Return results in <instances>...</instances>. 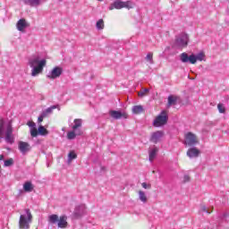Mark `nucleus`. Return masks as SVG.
Here are the masks:
<instances>
[{
  "mask_svg": "<svg viewBox=\"0 0 229 229\" xmlns=\"http://www.w3.org/2000/svg\"><path fill=\"white\" fill-rule=\"evenodd\" d=\"M45 117H47L46 114L42 113L41 115H39L38 118V123H42L44 121Z\"/></svg>",
  "mask_w": 229,
  "mask_h": 229,
  "instance_id": "72a5a7b5",
  "label": "nucleus"
},
{
  "mask_svg": "<svg viewBox=\"0 0 229 229\" xmlns=\"http://www.w3.org/2000/svg\"><path fill=\"white\" fill-rule=\"evenodd\" d=\"M4 165V167H10L11 165H13V158L5 160Z\"/></svg>",
  "mask_w": 229,
  "mask_h": 229,
  "instance_id": "c85d7f7f",
  "label": "nucleus"
},
{
  "mask_svg": "<svg viewBox=\"0 0 229 229\" xmlns=\"http://www.w3.org/2000/svg\"><path fill=\"white\" fill-rule=\"evenodd\" d=\"M30 27V23H27L26 19H21L16 24L18 31H24L25 28Z\"/></svg>",
  "mask_w": 229,
  "mask_h": 229,
  "instance_id": "2eb2a0df",
  "label": "nucleus"
},
{
  "mask_svg": "<svg viewBox=\"0 0 229 229\" xmlns=\"http://www.w3.org/2000/svg\"><path fill=\"white\" fill-rule=\"evenodd\" d=\"M5 141L8 144H13L15 142V138L13 137V127H12V123H9L5 129Z\"/></svg>",
  "mask_w": 229,
  "mask_h": 229,
  "instance_id": "6e6552de",
  "label": "nucleus"
},
{
  "mask_svg": "<svg viewBox=\"0 0 229 229\" xmlns=\"http://www.w3.org/2000/svg\"><path fill=\"white\" fill-rule=\"evenodd\" d=\"M183 180L184 182H191V177L189 175H184Z\"/></svg>",
  "mask_w": 229,
  "mask_h": 229,
  "instance_id": "e433bc0d",
  "label": "nucleus"
},
{
  "mask_svg": "<svg viewBox=\"0 0 229 229\" xmlns=\"http://www.w3.org/2000/svg\"><path fill=\"white\" fill-rule=\"evenodd\" d=\"M141 186L143 189H151V184L150 183H147V182H142Z\"/></svg>",
  "mask_w": 229,
  "mask_h": 229,
  "instance_id": "f704fd0d",
  "label": "nucleus"
},
{
  "mask_svg": "<svg viewBox=\"0 0 229 229\" xmlns=\"http://www.w3.org/2000/svg\"><path fill=\"white\" fill-rule=\"evenodd\" d=\"M49 133V131H47V129H46V127H44L43 125H40L38 127V129L37 128H32L30 130V135L31 137H38V135H42V136H46Z\"/></svg>",
  "mask_w": 229,
  "mask_h": 229,
  "instance_id": "1a4fd4ad",
  "label": "nucleus"
},
{
  "mask_svg": "<svg viewBox=\"0 0 229 229\" xmlns=\"http://www.w3.org/2000/svg\"><path fill=\"white\" fill-rule=\"evenodd\" d=\"M138 194L139 199L141 200L142 203H148V196H146V192H144V191L140 190Z\"/></svg>",
  "mask_w": 229,
  "mask_h": 229,
  "instance_id": "5701e85b",
  "label": "nucleus"
},
{
  "mask_svg": "<svg viewBox=\"0 0 229 229\" xmlns=\"http://www.w3.org/2000/svg\"><path fill=\"white\" fill-rule=\"evenodd\" d=\"M114 8L115 10H121L123 8H127L128 10H130V8H133V5H131V2L130 1L123 2V1L116 0L109 7V10H114Z\"/></svg>",
  "mask_w": 229,
  "mask_h": 229,
  "instance_id": "423d86ee",
  "label": "nucleus"
},
{
  "mask_svg": "<svg viewBox=\"0 0 229 229\" xmlns=\"http://www.w3.org/2000/svg\"><path fill=\"white\" fill-rule=\"evenodd\" d=\"M63 72L64 69L62 67L55 66L52 69L47 78H49V80H56V78H60V76H62Z\"/></svg>",
  "mask_w": 229,
  "mask_h": 229,
  "instance_id": "9d476101",
  "label": "nucleus"
},
{
  "mask_svg": "<svg viewBox=\"0 0 229 229\" xmlns=\"http://www.w3.org/2000/svg\"><path fill=\"white\" fill-rule=\"evenodd\" d=\"M27 125H29L30 128H37V127H35L36 124H35L34 122H28V123H27Z\"/></svg>",
  "mask_w": 229,
  "mask_h": 229,
  "instance_id": "c9c22d12",
  "label": "nucleus"
},
{
  "mask_svg": "<svg viewBox=\"0 0 229 229\" xmlns=\"http://www.w3.org/2000/svg\"><path fill=\"white\" fill-rule=\"evenodd\" d=\"M42 3V0H24L25 4H29V6H38Z\"/></svg>",
  "mask_w": 229,
  "mask_h": 229,
  "instance_id": "4be33fe9",
  "label": "nucleus"
},
{
  "mask_svg": "<svg viewBox=\"0 0 229 229\" xmlns=\"http://www.w3.org/2000/svg\"><path fill=\"white\" fill-rule=\"evenodd\" d=\"M176 101H178V97L170 95L168 97L167 107L173 106V105H176Z\"/></svg>",
  "mask_w": 229,
  "mask_h": 229,
  "instance_id": "aec40b11",
  "label": "nucleus"
},
{
  "mask_svg": "<svg viewBox=\"0 0 229 229\" xmlns=\"http://www.w3.org/2000/svg\"><path fill=\"white\" fill-rule=\"evenodd\" d=\"M133 114H142L144 113V107L142 106H134L132 107Z\"/></svg>",
  "mask_w": 229,
  "mask_h": 229,
  "instance_id": "bb28decb",
  "label": "nucleus"
},
{
  "mask_svg": "<svg viewBox=\"0 0 229 229\" xmlns=\"http://www.w3.org/2000/svg\"><path fill=\"white\" fill-rule=\"evenodd\" d=\"M201 210L202 212H206L207 214H212V212H214V207H211V211H208L206 206H202Z\"/></svg>",
  "mask_w": 229,
  "mask_h": 229,
  "instance_id": "473e14b6",
  "label": "nucleus"
},
{
  "mask_svg": "<svg viewBox=\"0 0 229 229\" xmlns=\"http://www.w3.org/2000/svg\"><path fill=\"white\" fill-rule=\"evenodd\" d=\"M47 61L46 59L40 60L39 57H34L29 60V65L32 69L31 76H38V74H42L44 71V67H46Z\"/></svg>",
  "mask_w": 229,
  "mask_h": 229,
  "instance_id": "f257e3e1",
  "label": "nucleus"
},
{
  "mask_svg": "<svg viewBox=\"0 0 229 229\" xmlns=\"http://www.w3.org/2000/svg\"><path fill=\"white\" fill-rule=\"evenodd\" d=\"M157 153H158V148L155 147L148 152V160L149 162H153L157 157Z\"/></svg>",
  "mask_w": 229,
  "mask_h": 229,
  "instance_id": "6ab92c4d",
  "label": "nucleus"
},
{
  "mask_svg": "<svg viewBox=\"0 0 229 229\" xmlns=\"http://www.w3.org/2000/svg\"><path fill=\"white\" fill-rule=\"evenodd\" d=\"M18 148L21 153L26 155V153L31 151V145L26 141H19Z\"/></svg>",
  "mask_w": 229,
  "mask_h": 229,
  "instance_id": "9b49d317",
  "label": "nucleus"
},
{
  "mask_svg": "<svg viewBox=\"0 0 229 229\" xmlns=\"http://www.w3.org/2000/svg\"><path fill=\"white\" fill-rule=\"evenodd\" d=\"M76 135H83V131L81 130L69 131L67 133V139L69 140H73V139H76Z\"/></svg>",
  "mask_w": 229,
  "mask_h": 229,
  "instance_id": "f3484780",
  "label": "nucleus"
},
{
  "mask_svg": "<svg viewBox=\"0 0 229 229\" xmlns=\"http://www.w3.org/2000/svg\"><path fill=\"white\" fill-rule=\"evenodd\" d=\"M98 1H100V2H101V1H103V0H98Z\"/></svg>",
  "mask_w": 229,
  "mask_h": 229,
  "instance_id": "58836bf2",
  "label": "nucleus"
},
{
  "mask_svg": "<svg viewBox=\"0 0 229 229\" xmlns=\"http://www.w3.org/2000/svg\"><path fill=\"white\" fill-rule=\"evenodd\" d=\"M4 137V119L0 118V142Z\"/></svg>",
  "mask_w": 229,
  "mask_h": 229,
  "instance_id": "393cba45",
  "label": "nucleus"
},
{
  "mask_svg": "<svg viewBox=\"0 0 229 229\" xmlns=\"http://www.w3.org/2000/svg\"><path fill=\"white\" fill-rule=\"evenodd\" d=\"M97 29L105 30V21H103V19H100L97 21Z\"/></svg>",
  "mask_w": 229,
  "mask_h": 229,
  "instance_id": "cd10ccee",
  "label": "nucleus"
},
{
  "mask_svg": "<svg viewBox=\"0 0 229 229\" xmlns=\"http://www.w3.org/2000/svg\"><path fill=\"white\" fill-rule=\"evenodd\" d=\"M217 109L220 112V114H225V112H226V109L225 108V106L223 104H218Z\"/></svg>",
  "mask_w": 229,
  "mask_h": 229,
  "instance_id": "7c9ffc66",
  "label": "nucleus"
},
{
  "mask_svg": "<svg viewBox=\"0 0 229 229\" xmlns=\"http://www.w3.org/2000/svg\"><path fill=\"white\" fill-rule=\"evenodd\" d=\"M26 214L20 216L19 228L20 229H30V225L33 222V215L30 208L25 209Z\"/></svg>",
  "mask_w": 229,
  "mask_h": 229,
  "instance_id": "7ed1b4c3",
  "label": "nucleus"
},
{
  "mask_svg": "<svg viewBox=\"0 0 229 229\" xmlns=\"http://www.w3.org/2000/svg\"><path fill=\"white\" fill-rule=\"evenodd\" d=\"M169 116H167V111H162L154 120L153 126L155 128H160V126H165L167 124V121Z\"/></svg>",
  "mask_w": 229,
  "mask_h": 229,
  "instance_id": "39448f33",
  "label": "nucleus"
},
{
  "mask_svg": "<svg viewBox=\"0 0 229 229\" xmlns=\"http://www.w3.org/2000/svg\"><path fill=\"white\" fill-rule=\"evenodd\" d=\"M48 223L50 225H58V228H65L67 226V216H61L60 217L58 215H50L48 216Z\"/></svg>",
  "mask_w": 229,
  "mask_h": 229,
  "instance_id": "20e7f679",
  "label": "nucleus"
},
{
  "mask_svg": "<svg viewBox=\"0 0 229 229\" xmlns=\"http://www.w3.org/2000/svg\"><path fill=\"white\" fill-rule=\"evenodd\" d=\"M184 139V144L186 146H196V144H198V137L192 132L186 133Z\"/></svg>",
  "mask_w": 229,
  "mask_h": 229,
  "instance_id": "0eeeda50",
  "label": "nucleus"
},
{
  "mask_svg": "<svg viewBox=\"0 0 229 229\" xmlns=\"http://www.w3.org/2000/svg\"><path fill=\"white\" fill-rule=\"evenodd\" d=\"M109 115L113 117V119H128V114L126 113H121L120 111L112 110L109 112Z\"/></svg>",
  "mask_w": 229,
  "mask_h": 229,
  "instance_id": "4468645a",
  "label": "nucleus"
},
{
  "mask_svg": "<svg viewBox=\"0 0 229 229\" xmlns=\"http://www.w3.org/2000/svg\"><path fill=\"white\" fill-rule=\"evenodd\" d=\"M199 153H201L199 149L196 148H191L188 149L187 157H189L190 158H197V157H199Z\"/></svg>",
  "mask_w": 229,
  "mask_h": 229,
  "instance_id": "dca6fc26",
  "label": "nucleus"
},
{
  "mask_svg": "<svg viewBox=\"0 0 229 229\" xmlns=\"http://www.w3.org/2000/svg\"><path fill=\"white\" fill-rule=\"evenodd\" d=\"M148 92H149V89H144L141 91L138 92V96L140 98H144V96H146L148 94Z\"/></svg>",
  "mask_w": 229,
  "mask_h": 229,
  "instance_id": "c756f323",
  "label": "nucleus"
},
{
  "mask_svg": "<svg viewBox=\"0 0 229 229\" xmlns=\"http://www.w3.org/2000/svg\"><path fill=\"white\" fill-rule=\"evenodd\" d=\"M56 108L60 110V106H52L47 108L46 111H44L42 114H45V116L47 117V115H49V114H53V110H56Z\"/></svg>",
  "mask_w": 229,
  "mask_h": 229,
  "instance_id": "b1692460",
  "label": "nucleus"
},
{
  "mask_svg": "<svg viewBox=\"0 0 229 229\" xmlns=\"http://www.w3.org/2000/svg\"><path fill=\"white\" fill-rule=\"evenodd\" d=\"M147 62L153 64V53H148L146 56Z\"/></svg>",
  "mask_w": 229,
  "mask_h": 229,
  "instance_id": "2f4dec72",
  "label": "nucleus"
},
{
  "mask_svg": "<svg viewBox=\"0 0 229 229\" xmlns=\"http://www.w3.org/2000/svg\"><path fill=\"white\" fill-rule=\"evenodd\" d=\"M0 160H4V155H0Z\"/></svg>",
  "mask_w": 229,
  "mask_h": 229,
  "instance_id": "4c0bfd02",
  "label": "nucleus"
},
{
  "mask_svg": "<svg viewBox=\"0 0 229 229\" xmlns=\"http://www.w3.org/2000/svg\"><path fill=\"white\" fill-rule=\"evenodd\" d=\"M203 60H205V53L203 52L199 53L197 55L192 54L190 56L187 53L181 54V61L182 64H187V62H190V64H194L197 61L203 62Z\"/></svg>",
  "mask_w": 229,
  "mask_h": 229,
  "instance_id": "f03ea898",
  "label": "nucleus"
},
{
  "mask_svg": "<svg viewBox=\"0 0 229 229\" xmlns=\"http://www.w3.org/2000/svg\"><path fill=\"white\" fill-rule=\"evenodd\" d=\"M162 137H164V131H157L151 134L150 142H153V144H157L158 142H160Z\"/></svg>",
  "mask_w": 229,
  "mask_h": 229,
  "instance_id": "f8f14e48",
  "label": "nucleus"
},
{
  "mask_svg": "<svg viewBox=\"0 0 229 229\" xmlns=\"http://www.w3.org/2000/svg\"><path fill=\"white\" fill-rule=\"evenodd\" d=\"M75 158H78V155L73 150L70 151L68 154V162L71 164L72 160H75Z\"/></svg>",
  "mask_w": 229,
  "mask_h": 229,
  "instance_id": "a878e982",
  "label": "nucleus"
},
{
  "mask_svg": "<svg viewBox=\"0 0 229 229\" xmlns=\"http://www.w3.org/2000/svg\"><path fill=\"white\" fill-rule=\"evenodd\" d=\"M74 124L72 127V130L74 131H78L79 128H81L83 126V120L81 119H74L73 121Z\"/></svg>",
  "mask_w": 229,
  "mask_h": 229,
  "instance_id": "a211bd4d",
  "label": "nucleus"
},
{
  "mask_svg": "<svg viewBox=\"0 0 229 229\" xmlns=\"http://www.w3.org/2000/svg\"><path fill=\"white\" fill-rule=\"evenodd\" d=\"M189 43V36L187 34H183L182 37L176 39V44L179 47H187V44Z\"/></svg>",
  "mask_w": 229,
  "mask_h": 229,
  "instance_id": "ddd939ff",
  "label": "nucleus"
},
{
  "mask_svg": "<svg viewBox=\"0 0 229 229\" xmlns=\"http://www.w3.org/2000/svg\"><path fill=\"white\" fill-rule=\"evenodd\" d=\"M33 189H35V187L33 186V183H31V182H24L23 191L25 192H31L33 191Z\"/></svg>",
  "mask_w": 229,
  "mask_h": 229,
  "instance_id": "412c9836",
  "label": "nucleus"
}]
</instances>
